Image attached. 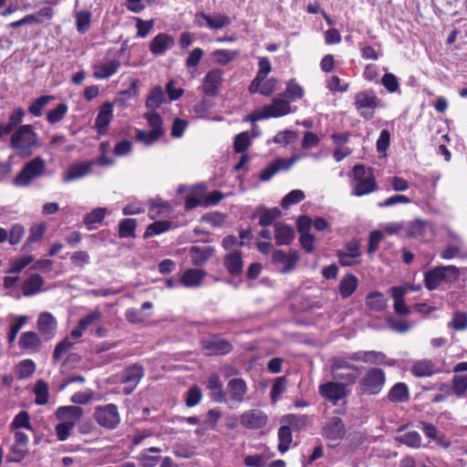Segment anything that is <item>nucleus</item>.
Wrapping results in <instances>:
<instances>
[{
    "label": "nucleus",
    "instance_id": "nucleus-14",
    "mask_svg": "<svg viewBox=\"0 0 467 467\" xmlns=\"http://www.w3.org/2000/svg\"><path fill=\"white\" fill-rule=\"evenodd\" d=\"M112 119L113 104L106 101L99 107V113L95 119L94 129L99 136H104L108 133Z\"/></svg>",
    "mask_w": 467,
    "mask_h": 467
},
{
    "label": "nucleus",
    "instance_id": "nucleus-23",
    "mask_svg": "<svg viewBox=\"0 0 467 467\" xmlns=\"http://www.w3.org/2000/svg\"><path fill=\"white\" fill-rule=\"evenodd\" d=\"M324 436L327 440L339 441L346 433L345 424L341 418H331L323 428Z\"/></svg>",
    "mask_w": 467,
    "mask_h": 467
},
{
    "label": "nucleus",
    "instance_id": "nucleus-29",
    "mask_svg": "<svg viewBox=\"0 0 467 467\" xmlns=\"http://www.w3.org/2000/svg\"><path fill=\"white\" fill-rule=\"evenodd\" d=\"M295 239V231L291 225L276 223L275 224V244L289 245Z\"/></svg>",
    "mask_w": 467,
    "mask_h": 467
},
{
    "label": "nucleus",
    "instance_id": "nucleus-50",
    "mask_svg": "<svg viewBox=\"0 0 467 467\" xmlns=\"http://www.w3.org/2000/svg\"><path fill=\"white\" fill-rule=\"evenodd\" d=\"M46 232L45 223H36L33 224L29 230V235L26 244H24L25 250H29L30 245L34 243H38L42 240L43 235Z\"/></svg>",
    "mask_w": 467,
    "mask_h": 467
},
{
    "label": "nucleus",
    "instance_id": "nucleus-34",
    "mask_svg": "<svg viewBox=\"0 0 467 467\" xmlns=\"http://www.w3.org/2000/svg\"><path fill=\"white\" fill-rule=\"evenodd\" d=\"M44 278L39 274H33L22 284V292L25 296H34L41 291Z\"/></svg>",
    "mask_w": 467,
    "mask_h": 467
},
{
    "label": "nucleus",
    "instance_id": "nucleus-39",
    "mask_svg": "<svg viewBox=\"0 0 467 467\" xmlns=\"http://www.w3.org/2000/svg\"><path fill=\"white\" fill-rule=\"evenodd\" d=\"M149 204V217L155 220L162 214H168L171 212L172 207L170 202L161 200H150Z\"/></svg>",
    "mask_w": 467,
    "mask_h": 467
},
{
    "label": "nucleus",
    "instance_id": "nucleus-10",
    "mask_svg": "<svg viewBox=\"0 0 467 467\" xmlns=\"http://www.w3.org/2000/svg\"><path fill=\"white\" fill-rule=\"evenodd\" d=\"M318 393L321 397L336 405L339 400L348 396L349 390L341 382L327 381L319 385Z\"/></svg>",
    "mask_w": 467,
    "mask_h": 467
},
{
    "label": "nucleus",
    "instance_id": "nucleus-62",
    "mask_svg": "<svg viewBox=\"0 0 467 467\" xmlns=\"http://www.w3.org/2000/svg\"><path fill=\"white\" fill-rule=\"evenodd\" d=\"M161 138L157 131H147L144 130H137L135 140L139 142L150 146L158 141Z\"/></svg>",
    "mask_w": 467,
    "mask_h": 467
},
{
    "label": "nucleus",
    "instance_id": "nucleus-22",
    "mask_svg": "<svg viewBox=\"0 0 467 467\" xmlns=\"http://www.w3.org/2000/svg\"><path fill=\"white\" fill-rule=\"evenodd\" d=\"M206 275L207 272L202 268H188L183 272L179 282L184 287H199Z\"/></svg>",
    "mask_w": 467,
    "mask_h": 467
},
{
    "label": "nucleus",
    "instance_id": "nucleus-64",
    "mask_svg": "<svg viewBox=\"0 0 467 467\" xmlns=\"http://www.w3.org/2000/svg\"><path fill=\"white\" fill-rule=\"evenodd\" d=\"M202 398V392L201 388L193 385L186 392L185 404L187 407L192 408L201 402Z\"/></svg>",
    "mask_w": 467,
    "mask_h": 467
},
{
    "label": "nucleus",
    "instance_id": "nucleus-5",
    "mask_svg": "<svg viewBox=\"0 0 467 467\" xmlns=\"http://www.w3.org/2000/svg\"><path fill=\"white\" fill-rule=\"evenodd\" d=\"M93 418L100 427L107 430H115L120 423L118 406L113 403L97 406L94 410Z\"/></svg>",
    "mask_w": 467,
    "mask_h": 467
},
{
    "label": "nucleus",
    "instance_id": "nucleus-52",
    "mask_svg": "<svg viewBox=\"0 0 467 467\" xmlns=\"http://www.w3.org/2000/svg\"><path fill=\"white\" fill-rule=\"evenodd\" d=\"M144 119L150 127V130L157 131L161 137L164 135L163 120L157 111L146 112L144 114Z\"/></svg>",
    "mask_w": 467,
    "mask_h": 467
},
{
    "label": "nucleus",
    "instance_id": "nucleus-24",
    "mask_svg": "<svg viewBox=\"0 0 467 467\" xmlns=\"http://www.w3.org/2000/svg\"><path fill=\"white\" fill-rule=\"evenodd\" d=\"M266 116L270 118H279L285 116L291 112L290 101L279 95L278 98L273 99L272 102L265 106Z\"/></svg>",
    "mask_w": 467,
    "mask_h": 467
},
{
    "label": "nucleus",
    "instance_id": "nucleus-8",
    "mask_svg": "<svg viewBox=\"0 0 467 467\" xmlns=\"http://www.w3.org/2000/svg\"><path fill=\"white\" fill-rule=\"evenodd\" d=\"M450 274L455 278L459 275V269L455 265L438 266L424 274V284L428 290H434L447 278Z\"/></svg>",
    "mask_w": 467,
    "mask_h": 467
},
{
    "label": "nucleus",
    "instance_id": "nucleus-58",
    "mask_svg": "<svg viewBox=\"0 0 467 467\" xmlns=\"http://www.w3.org/2000/svg\"><path fill=\"white\" fill-rule=\"evenodd\" d=\"M91 13L87 10L76 14V27L79 34H85L90 27Z\"/></svg>",
    "mask_w": 467,
    "mask_h": 467
},
{
    "label": "nucleus",
    "instance_id": "nucleus-63",
    "mask_svg": "<svg viewBox=\"0 0 467 467\" xmlns=\"http://www.w3.org/2000/svg\"><path fill=\"white\" fill-rule=\"evenodd\" d=\"M283 159L278 158L265 167L259 175L262 182L269 181L279 170L282 169Z\"/></svg>",
    "mask_w": 467,
    "mask_h": 467
},
{
    "label": "nucleus",
    "instance_id": "nucleus-47",
    "mask_svg": "<svg viewBox=\"0 0 467 467\" xmlns=\"http://www.w3.org/2000/svg\"><path fill=\"white\" fill-rule=\"evenodd\" d=\"M303 88L296 81V79H290L286 83L285 90L280 94L281 97L288 98L289 100L301 99L304 97Z\"/></svg>",
    "mask_w": 467,
    "mask_h": 467
},
{
    "label": "nucleus",
    "instance_id": "nucleus-33",
    "mask_svg": "<svg viewBox=\"0 0 467 467\" xmlns=\"http://www.w3.org/2000/svg\"><path fill=\"white\" fill-rule=\"evenodd\" d=\"M91 170L90 162H82L71 165L64 174L63 182H69L78 180L89 173Z\"/></svg>",
    "mask_w": 467,
    "mask_h": 467
},
{
    "label": "nucleus",
    "instance_id": "nucleus-9",
    "mask_svg": "<svg viewBox=\"0 0 467 467\" xmlns=\"http://www.w3.org/2000/svg\"><path fill=\"white\" fill-rule=\"evenodd\" d=\"M350 358L354 361H361L374 366L394 367L396 360L388 358L386 354L376 350H359L350 354Z\"/></svg>",
    "mask_w": 467,
    "mask_h": 467
},
{
    "label": "nucleus",
    "instance_id": "nucleus-16",
    "mask_svg": "<svg viewBox=\"0 0 467 467\" xmlns=\"http://www.w3.org/2000/svg\"><path fill=\"white\" fill-rule=\"evenodd\" d=\"M228 400L240 404L244 401L248 388L245 380L242 378L230 379L226 386Z\"/></svg>",
    "mask_w": 467,
    "mask_h": 467
},
{
    "label": "nucleus",
    "instance_id": "nucleus-45",
    "mask_svg": "<svg viewBox=\"0 0 467 467\" xmlns=\"http://www.w3.org/2000/svg\"><path fill=\"white\" fill-rule=\"evenodd\" d=\"M350 354L348 357H335L331 359L330 369L332 373H336L342 369H350L358 371V367L351 363Z\"/></svg>",
    "mask_w": 467,
    "mask_h": 467
},
{
    "label": "nucleus",
    "instance_id": "nucleus-54",
    "mask_svg": "<svg viewBox=\"0 0 467 467\" xmlns=\"http://www.w3.org/2000/svg\"><path fill=\"white\" fill-rule=\"evenodd\" d=\"M397 441L410 448L417 449L421 446V436L416 431H410L400 435L397 437Z\"/></svg>",
    "mask_w": 467,
    "mask_h": 467
},
{
    "label": "nucleus",
    "instance_id": "nucleus-2",
    "mask_svg": "<svg viewBox=\"0 0 467 467\" xmlns=\"http://www.w3.org/2000/svg\"><path fill=\"white\" fill-rule=\"evenodd\" d=\"M351 183V194L361 197L379 189L374 169L364 164H356L348 174Z\"/></svg>",
    "mask_w": 467,
    "mask_h": 467
},
{
    "label": "nucleus",
    "instance_id": "nucleus-51",
    "mask_svg": "<svg viewBox=\"0 0 467 467\" xmlns=\"http://www.w3.org/2000/svg\"><path fill=\"white\" fill-rule=\"evenodd\" d=\"M36 371V364L32 359L20 361L16 368V374L18 379L30 378Z\"/></svg>",
    "mask_w": 467,
    "mask_h": 467
},
{
    "label": "nucleus",
    "instance_id": "nucleus-59",
    "mask_svg": "<svg viewBox=\"0 0 467 467\" xmlns=\"http://www.w3.org/2000/svg\"><path fill=\"white\" fill-rule=\"evenodd\" d=\"M27 453L28 447L14 442L6 455V461L9 462H19L24 460Z\"/></svg>",
    "mask_w": 467,
    "mask_h": 467
},
{
    "label": "nucleus",
    "instance_id": "nucleus-27",
    "mask_svg": "<svg viewBox=\"0 0 467 467\" xmlns=\"http://www.w3.org/2000/svg\"><path fill=\"white\" fill-rule=\"evenodd\" d=\"M206 190L207 187L203 183L192 186L190 194L185 197V211H191L200 205H202V198L205 195Z\"/></svg>",
    "mask_w": 467,
    "mask_h": 467
},
{
    "label": "nucleus",
    "instance_id": "nucleus-32",
    "mask_svg": "<svg viewBox=\"0 0 467 467\" xmlns=\"http://www.w3.org/2000/svg\"><path fill=\"white\" fill-rule=\"evenodd\" d=\"M213 248L211 246L200 247L193 245L190 248L191 263L196 267L203 265L213 255Z\"/></svg>",
    "mask_w": 467,
    "mask_h": 467
},
{
    "label": "nucleus",
    "instance_id": "nucleus-40",
    "mask_svg": "<svg viewBox=\"0 0 467 467\" xmlns=\"http://www.w3.org/2000/svg\"><path fill=\"white\" fill-rule=\"evenodd\" d=\"M138 227V222L133 218H125L119 221L118 225L119 237L123 238H134L136 236L135 232Z\"/></svg>",
    "mask_w": 467,
    "mask_h": 467
},
{
    "label": "nucleus",
    "instance_id": "nucleus-6",
    "mask_svg": "<svg viewBox=\"0 0 467 467\" xmlns=\"http://www.w3.org/2000/svg\"><path fill=\"white\" fill-rule=\"evenodd\" d=\"M379 98L371 90L359 91L355 96L354 106L360 117L366 120L371 119L379 107Z\"/></svg>",
    "mask_w": 467,
    "mask_h": 467
},
{
    "label": "nucleus",
    "instance_id": "nucleus-28",
    "mask_svg": "<svg viewBox=\"0 0 467 467\" xmlns=\"http://www.w3.org/2000/svg\"><path fill=\"white\" fill-rule=\"evenodd\" d=\"M282 215L281 210L277 207L272 209L265 208V206H259L255 209L254 217L259 218V225L267 227L271 225L275 220L280 218Z\"/></svg>",
    "mask_w": 467,
    "mask_h": 467
},
{
    "label": "nucleus",
    "instance_id": "nucleus-43",
    "mask_svg": "<svg viewBox=\"0 0 467 467\" xmlns=\"http://www.w3.org/2000/svg\"><path fill=\"white\" fill-rule=\"evenodd\" d=\"M366 306L372 311H383L387 306V301L382 293L370 292L366 296Z\"/></svg>",
    "mask_w": 467,
    "mask_h": 467
},
{
    "label": "nucleus",
    "instance_id": "nucleus-56",
    "mask_svg": "<svg viewBox=\"0 0 467 467\" xmlns=\"http://www.w3.org/2000/svg\"><path fill=\"white\" fill-rule=\"evenodd\" d=\"M55 99L51 95H43L34 100L28 107V112L34 117H40L43 114V109Z\"/></svg>",
    "mask_w": 467,
    "mask_h": 467
},
{
    "label": "nucleus",
    "instance_id": "nucleus-17",
    "mask_svg": "<svg viewBox=\"0 0 467 467\" xmlns=\"http://www.w3.org/2000/svg\"><path fill=\"white\" fill-rule=\"evenodd\" d=\"M206 388L209 390V397L212 401L216 403H226L228 401L223 382L218 374L212 373L208 377Z\"/></svg>",
    "mask_w": 467,
    "mask_h": 467
},
{
    "label": "nucleus",
    "instance_id": "nucleus-20",
    "mask_svg": "<svg viewBox=\"0 0 467 467\" xmlns=\"http://www.w3.org/2000/svg\"><path fill=\"white\" fill-rule=\"evenodd\" d=\"M57 320L49 312H43L37 318V329L39 333L48 340L55 337L57 330Z\"/></svg>",
    "mask_w": 467,
    "mask_h": 467
},
{
    "label": "nucleus",
    "instance_id": "nucleus-25",
    "mask_svg": "<svg viewBox=\"0 0 467 467\" xmlns=\"http://www.w3.org/2000/svg\"><path fill=\"white\" fill-rule=\"evenodd\" d=\"M439 372L441 368L430 359L417 360L411 367V373L417 378L431 377Z\"/></svg>",
    "mask_w": 467,
    "mask_h": 467
},
{
    "label": "nucleus",
    "instance_id": "nucleus-13",
    "mask_svg": "<svg viewBox=\"0 0 467 467\" xmlns=\"http://www.w3.org/2000/svg\"><path fill=\"white\" fill-rule=\"evenodd\" d=\"M143 375L144 370L141 365L134 364L126 368L121 375V382L127 385L123 389V393L130 395L135 389Z\"/></svg>",
    "mask_w": 467,
    "mask_h": 467
},
{
    "label": "nucleus",
    "instance_id": "nucleus-48",
    "mask_svg": "<svg viewBox=\"0 0 467 467\" xmlns=\"http://www.w3.org/2000/svg\"><path fill=\"white\" fill-rule=\"evenodd\" d=\"M278 451L281 453L286 452L289 448L290 444L292 443L293 437H292V430L290 427H287L286 425H282L278 430Z\"/></svg>",
    "mask_w": 467,
    "mask_h": 467
},
{
    "label": "nucleus",
    "instance_id": "nucleus-19",
    "mask_svg": "<svg viewBox=\"0 0 467 467\" xmlns=\"http://www.w3.org/2000/svg\"><path fill=\"white\" fill-rule=\"evenodd\" d=\"M174 38L166 33L157 34L149 45L150 53L154 56L163 55L168 49L174 46Z\"/></svg>",
    "mask_w": 467,
    "mask_h": 467
},
{
    "label": "nucleus",
    "instance_id": "nucleus-31",
    "mask_svg": "<svg viewBox=\"0 0 467 467\" xmlns=\"http://www.w3.org/2000/svg\"><path fill=\"white\" fill-rule=\"evenodd\" d=\"M83 415L82 408L78 406H64L59 407L56 411L57 419L65 422H72V425H76Z\"/></svg>",
    "mask_w": 467,
    "mask_h": 467
},
{
    "label": "nucleus",
    "instance_id": "nucleus-1",
    "mask_svg": "<svg viewBox=\"0 0 467 467\" xmlns=\"http://www.w3.org/2000/svg\"><path fill=\"white\" fill-rule=\"evenodd\" d=\"M9 146L17 156L28 158L33 155L35 149L41 146V143L32 125L20 124L12 132Z\"/></svg>",
    "mask_w": 467,
    "mask_h": 467
},
{
    "label": "nucleus",
    "instance_id": "nucleus-38",
    "mask_svg": "<svg viewBox=\"0 0 467 467\" xmlns=\"http://www.w3.org/2000/svg\"><path fill=\"white\" fill-rule=\"evenodd\" d=\"M390 292L394 299L393 307L395 312L399 315H409L410 309L404 300L405 289L402 286H393Z\"/></svg>",
    "mask_w": 467,
    "mask_h": 467
},
{
    "label": "nucleus",
    "instance_id": "nucleus-60",
    "mask_svg": "<svg viewBox=\"0 0 467 467\" xmlns=\"http://www.w3.org/2000/svg\"><path fill=\"white\" fill-rule=\"evenodd\" d=\"M306 198L302 190H293L284 196L281 201V206L284 209L289 208L291 205L297 204Z\"/></svg>",
    "mask_w": 467,
    "mask_h": 467
},
{
    "label": "nucleus",
    "instance_id": "nucleus-12",
    "mask_svg": "<svg viewBox=\"0 0 467 467\" xmlns=\"http://www.w3.org/2000/svg\"><path fill=\"white\" fill-rule=\"evenodd\" d=\"M223 70L221 68H213L209 70L202 79V93L207 97H216L223 85Z\"/></svg>",
    "mask_w": 467,
    "mask_h": 467
},
{
    "label": "nucleus",
    "instance_id": "nucleus-37",
    "mask_svg": "<svg viewBox=\"0 0 467 467\" xmlns=\"http://www.w3.org/2000/svg\"><path fill=\"white\" fill-rule=\"evenodd\" d=\"M18 345L21 349L36 352L40 348L41 340L36 332L27 331L20 336Z\"/></svg>",
    "mask_w": 467,
    "mask_h": 467
},
{
    "label": "nucleus",
    "instance_id": "nucleus-44",
    "mask_svg": "<svg viewBox=\"0 0 467 467\" xmlns=\"http://www.w3.org/2000/svg\"><path fill=\"white\" fill-rule=\"evenodd\" d=\"M282 422L286 423L287 427L296 431L303 430L308 423L306 415L287 414L282 418Z\"/></svg>",
    "mask_w": 467,
    "mask_h": 467
},
{
    "label": "nucleus",
    "instance_id": "nucleus-61",
    "mask_svg": "<svg viewBox=\"0 0 467 467\" xmlns=\"http://www.w3.org/2000/svg\"><path fill=\"white\" fill-rule=\"evenodd\" d=\"M10 427L12 430L25 428L26 430L33 431L28 412L26 410H21L15 416Z\"/></svg>",
    "mask_w": 467,
    "mask_h": 467
},
{
    "label": "nucleus",
    "instance_id": "nucleus-18",
    "mask_svg": "<svg viewBox=\"0 0 467 467\" xmlns=\"http://www.w3.org/2000/svg\"><path fill=\"white\" fill-rule=\"evenodd\" d=\"M223 265L230 275L234 277L241 275L244 269L242 252L234 250L226 254L223 258Z\"/></svg>",
    "mask_w": 467,
    "mask_h": 467
},
{
    "label": "nucleus",
    "instance_id": "nucleus-30",
    "mask_svg": "<svg viewBox=\"0 0 467 467\" xmlns=\"http://www.w3.org/2000/svg\"><path fill=\"white\" fill-rule=\"evenodd\" d=\"M119 67L120 62L118 59L95 65L93 66V77L97 79H107L115 75Z\"/></svg>",
    "mask_w": 467,
    "mask_h": 467
},
{
    "label": "nucleus",
    "instance_id": "nucleus-7",
    "mask_svg": "<svg viewBox=\"0 0 467 467\" xmlns=\"http://www.w3.org/2000/svg\"><path fill=\"white\" fill-rule=\"evenodd\" d=\"M202 350L206 356H225L234 349L232 342L218 334L202 337L200 341Z\"/></svg>",
    "mask_w": 467,
    "mask_h": 467
},
{
    "label": "nucleus",
    "instance_id": "nucleus-36",
    "mask_svg": "<svg viewBox=\"0 0 467 467\" xmlns=\"http://www.w3.org/2000/svg\"><path fill=\"white\" fill-rule=\"evenodd\" d=\"M358 279L353 274L342 277L338 284V292L342 298L349 297L358 288Z\"/></svg>",
    "mask_w": 467,
    "mask_h": 467
},
{
    "label": "nucleus",
    "instance_id": "nucleus-49",
    "mask_svg": "<svg viewBox=\"0 0 467 467\" xmlns=\"http://www.w3.org/2000/svg\"><path fill=\"white\" fill-rule=\"evenodd\" d=\"M36 396L35 402L37 405H46L48 402L49 392L47 383L44 379H38L34 387Z\"/></svg>",
    "mask_w": 467,
    "mask_h": 467
},
{
    "label": "nucleus",
    "instance_id": "nucleus-4",
    "mask_svg": "<svg viewBox=\"0 0 467 467\" xmlns=\"http://www.w3.org/2000/svg\"><path fill=\"white\" fill-rule=\"evenodd\" d=\"M46 161L41 157H36L26 162L20 171L14 178V184L18 187L29 186L33 181L44 175Z\"/></svg>",
    "mask_w": 467,
    "mask_h": 467
},
{
    "label": "nucleus",
    "instance_id": "nucleus-21",
    "mask_svg": "<svg viewBox=\"0 0 467 467\" xmlns=\"http://www.w3.org/2000/svg\"><path fill=\"white\" fill-rule=\"evenodd\" d=\"M54 16V10L50 6H46L41 9H39L35 14H29L24 16L23 18L12 22L9 24V26L12 28H16L27 24H40L42 23L41 17H44L47 20H50Z\"/></svg>",
    "mask_w": 467,
    "mask_h": 467
},
{
    "label": "nucleus",
    "instance_id": "nucleus-11",
    "mask_svg": "<svg viewBox=\"0 0 467 467\" xmlns=\"http://www.w3.org/2000/svg\"><path fill=\"white\" fill-rule=\"evenodd\" d=\"M300 259L299 252L291 249L288 253L281 249H275L272 253V262L275 265H282V274H288L295 270Z\"/></svg>",
    "mask_w": 467,
    "mask_h": 467
},
{
    "label": "nucleus",
    "instance_id": "nucleus-53",
    "mask_svg": "<svg viewBox=\"0 0 467 467\" xmlns=\"http://www.w3.org/2000/svg\"><path fill=\"white\" fill-rule=\"evenodd\" d=\"M451 390L457 398H462L467 392V373L464 375L455 374L451 380Z\"/></svg>",
    "mask_w": 467,
    "mask_h": 467
},
{
    "label": "nucleus",
    "instance_id": "nucleus-35",
    "mask_svg": "<svg viewBox=\"0 0 467 467\" xmlns=\"http://www.w3.org/2000/svg\"><path fill=\"white\" fill-rule=\"evenodd\" d=\"M387 397L388 400L393 403H402L408 401L410 399V392L407 384L404 382H398L394 384L390 388Z\"/></svg>",
    "mask_w": 467,
    "mask_h": 467
},
{
    "label": "nucleus",
    "instance_id": "nucleus-3",
    "mask_svg": "<svg viewBox=\"0 0 467 467\" xmlns=\"http://www.w3.org/2000/svg\"><path fill=\"white\" fill-rule=\"evenodd\" d=\"M387 381L386 373L382 368L371 367L367 369L358 380V390L362 395L376 396L379 394Z\"/></svg>",
    "mask_w": 467,
    "mask_h": 467
},
{
    "label": "nucleus",
    "instance_id": "nucleus-15",
    "mask_svg": "<svg viewBox=\"0 0 467 467\" xmlns=\"http://www.w3.org/2000/svg\"><path fill=\"white\" fill-rule=\"evenodd\" d=\"M267 420V415L260 410H249L240 416L242 426L250 430H257L265 427Z\"/></svg>",
    "mask_w": 467,
    "mask_h": 467
},
{
    "label": "nucleus",
    "instance_id": "nucleus-41",
    "mask_svg": "<svg viewBox=\"0 0 467 467\" xmlns=\"http://www.w3.org/2000/svg\"><path fill=\"white\" fill-rule=\"evenodd\" d=\"M165 101V95L161 86L154 87L148 95L145 105L150 111H156Z\"/></svg>",
    "mask_w": 467,
    "mask_h": 467
},
{
    "label": "nucleus",
    "instance_id": "nucleus-42",
    "mask_svg": "<svg viewBox=\"0 0 467 467\" xmlns=\"http://www.w3.org/2000/svg\"><path fill=\"white\" fill-rule=\"evenodd\" d=\"M172 228V223L168 220L156 221L149 224L143 234L144 239H149L154 235H159L170 231Z\"/></svg>",
    "mask_w": 467,
    "mask_h": 467
},
{
    "label": "nucleus",
    "instance_id": "nucleus-46",
    "mask_svg": "<svg viewBox=\"0 0 467 467\" xmlns=\"http://www.w3.org/2000/svg\"><path fill=\"white\" fill-rule=\"evenodd\" d=\"M288 379L285 376L277 377L274 379L271 390L270 400L273 404L276 403L279 397L286 391Z\"/></svg>",
    "mask_w": 467,
    "mask_h": 467
},
{
    "label": "nucleus",
    "instance_id": "nucleus-55",
    "mask_svg": "<svg viewBox=\"0 0 467 467\" xmlns=\"http://www.w3.org/2000/svg\"><path fill=\"white\" fill-rule=\"evenodd\" d=\"M67 111V105L64 102L59 103L55 109L47 112V120L49 124H57L66 117Z\"/></svg>",
    "mask_w": 467,
    "mask_h": 467
},
{
    "label": "nucleus",
    "instance_id": "nucleus-57",
    "mask_svg": "<svg viewBox=\"0 0 467 467\" xmlns=\"http://www.w3.org/2000/svg\"><path fill=\"white\" fill-rule=\"evenodd\" d=\"M106 213V208L99 207L87 213L84 218V223L87 225L88 229L91 230L93 224L101 223L105 219Z\"/></svg>",
    "mask_w": 467,
    "mask_h": 467
},
{
    "label": "nucleus",
    "instance_id": "nucleus-26",
    "mask_svg": "<svg viewBox=\"0 0 467 467\" xmlns=\"http://www.w3.org/2000/svg\"><path fill=\"white\" fill-rule=\"evenodd\" d=\"M25 116L26 112L23 108L15 109L9 115L7 123H0V140L5 135L12 134L15 129L23 122Z\"/></svg>",
    "mask_w": 467,
    "mask_h": 467
}]
</instances>
